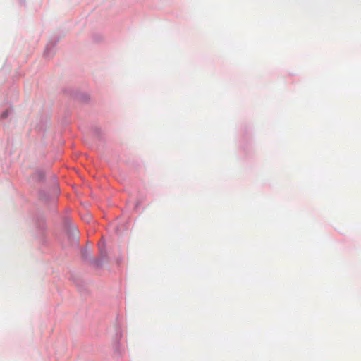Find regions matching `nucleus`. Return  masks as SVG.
Returning <instances> with one entry per match:
<instances>
[{"instance_id": "f257e3e1", "label": "nucleus", "mask_w": 361, "mask_h": 361, "mask_svg": "<svg viewBox=\"0 0 361 361\" xmlns=\"http://www.w3.org/2000/svg\"><path fill=\"white\" fill-rule=\"evenodd\" d=\"M6 116H7V111H6V112H4V113L3 114V116L6 117Z\"/></svg>"}, {"instance_id": "f03ea898", "label": "nucleus", "mask_w": 361, "mask_h": 361, "mask_svg": "<svg viewBox=\"0 0 361 361\" xmlns=\"http://www.w3.org/2000/svg\"><path fill=\"white\" fill-rule=\"evenodd\" d=\"M99 249H101V247H102V243L101 242L99 243Z\"/></svg>"}]
</instances>
